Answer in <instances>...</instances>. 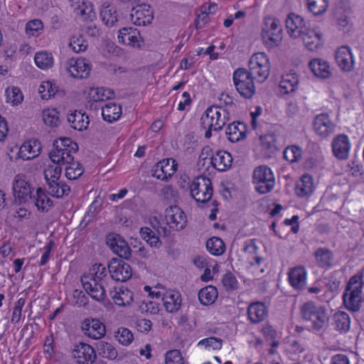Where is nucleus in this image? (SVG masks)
I'll use <instances>...</instances> for the list:
<instances>
[{"instance_id": "5", "label": "nucleus", "mask_w": 364, "mask_h": 364, "mask_svg": "<svg viewBox=\"0 0 364 364\" xmlns=\"http://www.w3.org/2000/svg\"><path fill=\"white\" fill-rule=\"evenodd\" d=\"M235 87L240 95L245 99H250L255 94L254 77L245 68H238L233 73Z\"/></svg>"}, {"instance_id": "34", "label": "nucleus", "mask_w": 364, "mask_h": 364, "mask_svg": "<svg viewBox=\"0 0 364 364\" xmlns=\"http://www.w3.org/2000/svg\"><path fill=\"white\" fill-rule=\"evenodd\" d=\"M68 121L71 127L79 131L87 129L90 123L88 116L85 113L77 110L68 114Z\"/></svg>"}, {"instance_id": "54", "label": "nucleus", "mask_w": 364, "mask_h": 364, "mask_svg": "<svg viewBox=\"0 0 364 364\" xmlns=\"http://www.w3.org/2000/svg\"><path fill=\"white\" fill-rule=\"evenodd\" d=\"M115 338L123 346H129L134 339L132 331L127 328H119L115 333Z\"/></svg>"}, {"instance_id": "58", "label": "nucleus", "mask_w": 364, "mask_h": 364, "mask_svg": "<svg viewBox=\"0 0 364 364\" xmlns=\"http://www.w3.org/2000/svg\"><path fill=\"white\" fill-rule=\"evenodd\" d=\"M166 364H184L183 358L178 350H169L166 354Z\"/></svg>"}, {"instance_id": "2", "label": "nucleus", "mask_w": 364, "mask_h": 364, "mask_svg": "<svg viewBox=\"0 0 364 364\" xmlns=\"http://www.w3.org/2000/svg\"><path fill=\"white\" fill-rule=\"evenodd\" d=\"M363 282L361 276L355 274L348 281L345 293L343 294V305L351 312H357L360 309L362 304Z\"/></svg>"}, {"instance_id": "16", "label": "nucleus", "mask_w": 364, "mask_h": 364, "mask_svg": "<svg viewBox=\"0 0 364 364\" xmlns=\"http://www.w3.org/2000/svg\"><path fill=\"white\" fill-rule=\"evenodd\" d=\"M67 70L74 78L82 79L89 76L91 66L85 58H70L66 63Z\"/></svg>"}, {"instance_id": "24", "label": "nucleus", "mask_w": 364, "mask_h": 364, "mask_svg": "<svg viewBox=\"0 0 364 364\" xmlns=\"http://www.w3.org/2000/svg\"><path fill=\"white\" fill-rule=\"evenodd\" d=\"M162 301L165 309L169 313L176 312L181 309L182 299L178 291H166L163 293Z\"/></svg>"}, {"instance_id": "6", "label": "nucleus", "mask_w": 364, "mask_h": 364, "mask_svg": "<svg viewBox=\"0 0 364 364\" xmlns=\"http://www.w3.org/2000/svg\"><path fill=\"white\" fill-rule=\"evenodd\" d=\"M252 178L255 189L260 194L267 193L274 187V175L267 166L262 165L255 168Z\"/></svg>"}, {"instance_id": "63", "label": "nucleus", "mask_w": 364, "mask_h": 364, "mask_svg": "<svg viewBox=\"0 0 364 364\" xmlns=\"http://www.w3.org/2000/svg\"><path fill=\"white\" fill-rule=\"evenodd\" d=\"M92 272L87 274H93V277L99 282L106 276V268L101 264H95L92 267Z\"/></svg>"}, {"instance_id": "62", "label": "nucleus", "mask_w": 364, "mask_h": 364, "mask_svg": "<svg viewBox=\"0 0 364 364\" xmlns=\"http://www.w3.org/2000/svg\"><path fill=\"white\" fill-rule=\"evenodd\" d=\"M258 247L256 245V240H249L244 244L243 251L252 257L257 255Z\"/></svg>"}, {"instance_id": "52", "label": "nucleus", "mask_w": 364, "mask_h": 364, "mask_svg": "<svg viewBox=\"0 0 364 364\" xmlns=\"http://www.w3.org/2000/svg\"><path fill=\"white\" fill-rule=\"evenodd\" d=\"M69 46L74 52L80 53L85 51L87 48L88 43L82 35L73 36L70 38Z\"/></svg>"}, {"instance_id": "26", "label": "nucleus", "mask_w": 364, "mask_h": 364, "mask_svg": "<svg viewBox=\"0 0 364 364\" xmlns=\"http://www.w3.org/2000/svg\"><path fill=\"white\" fill-rule=\"evenodd\" d=\"M288 279L295 289H303L306 284V272L303 267L291 269L288 273Z\"/></svg>"}, {"instance_id": "29", "label": "nucleus", "mask_w": 364, "mask_h": 364, "mask_svg": "<svg viewBox=\"0 0 364 364\" xmlns=\"http://www.w3.org/2000/svg\"><path fill=\"white\" fill-rule=\"evenodd\" d=\"M109 294L114 304L119 306L129 305L133 301L134 294L127 288L122 287L118 290L115 289L110 291Z\"/></svg>"}, {"instance_id": "55", "label": "nucleus", "mask_w": 364, "mask_h": 364, "mask_svg": "<svg viewBox=\"0 0 364 364\" xmlns=\"http://www.w3.org/2000/svg\"><path fill=\"white\" fill-rule=\"evenodd\" d=\"M284 158L290 163L296 162L301 158V150L296 146H289L284 151Z\"/></svg>"}, {"instance_id": "28", "label": "nucleus", "mask_w": 364, "mask_h": 364, "mask_svg": "<svg viewBox=\"0 0 364 364\" xmlns=\"http://www.w3.org/2000/svg\"><path fill=\"white\" fill-rule=\"evenodd\" d=\"M299 84L298 75L294 73H287L282 76L279 82L280 92L283 95H288L295 92Z\"/></svg>"}, {"instance_id": "44", "label": "nucleus", "mask_w": 364, "mask_h": 364, "mask_svg": "<svg viewBox=\"0 0 364 364\" xmlns=\"http://www.w3.org/2000/svg\"><path fill=\"white\" fill-rule=\"evenodd\" d=\"M75 14L85 22H92L96 18V13L92 4H82L79 10H77Z\"/></svg>"}, {"instance_id": "11", "label": "nucleus", "mask_w": 364, "mask_h": 364, "mask_svg": "<svg viewBox=\"0 0 364 364\" xmlns=\"http://www.w3.org/2000/svg\"><path fill=\"white\" fill-rule=\"evenodd\" d=\"M178 163L173 159H164L152 168V176L161 181H167L176 172Z\"/></svg>"}, {"instance_id": "19", "label": "nucleus", "mask_w": 364, "mask_h": 364, "mask_svg": "<svg viewBox=\"0 0 364 364\" xmlns=\"http://www.w3.org/2000/svg\"><path fill=\"white\" fill-rule=\"evenodd\" d=\"M286 28L291 38H299L309 27L301 16L290 14L286 19Z\"/></svg>"}, {"instance_id": "14", "label": "nucleus", "mask_w": 364, "mask_h": 364, "mask_svg": "<svg viewBox=\"0 0 364 364\" xmlns=\"http://www.w3.org/2000/svg\"><path fill=\"white\" fill-rule=\"evenodd\" d=\"M81 282L86 292L94 299L102 301L105 298V289L100 282L94 278L93 274H83Z\"/></svg>"}, {"instance_id": "12", "label": "nucleus", "mask_w": 364, "mask_h": 364, "mask_svg": "<svg viewBox=\"0 0 364 364\" xmlns=\"http://www.w3.org/2000/svg\"><path fill=\"white\" fill-rule=\"evenodd\" d=\"M106 243L112 251L121 258L129 259L132 255V250L125 240L119 235L109 233L106 238Z\"/></svg>"}, {"instance_id": "7", "label": "nucleus", "mask_w": 364, "mask_h": 364, "mask_svg": "<svg viewBox=\"0 0 364 364\" xmlns=\"http://www.w3.org/2000/svg\"><path fill=\"white\" fill-rule=\"evenodd\" d=\"M190 192L191 197L197 202L205 203L213 196V186L210 179L205 176L196 178L191 183Z\"/></svg>"}, {"instance_id": "1", "label": "nucleus", "mask_w": 364, "mask_h": 364, "mask_svg": "<svg viewBox=\"0 0 364 364\" xmlns=\"http://www.w3.org/2000/svg\"><path fill=\"white\" fill-rule=\"evenodd\" d=\"M230 118V112L222 107L211 106L203 114L200 118L201 127L205 130V137L209 139L212 131L223 129Z\"/></svg>"}, {"instance_id": "43", "label": "nucleus", "mask_w": 364, "mask_h": 364, "mask_svg": "<svg viewBox=\"0 0 364 364\" xmlns=\"http://www.w3.org/2000/svg\"><path fill=\"white\" fill-rule=\"evenodd\" d=\"M314 256L320 267H325L331 265L333 254L329 250L322 247L318 248L314 253Z\"/></svg>"}, {"instance_id": "47", "label": "nucleus", "mask_w": 364, "mask_h": 364, "mask_svg": "<svg viewBox=\"0 0 364 364\" xmlns=\"http://www.w3.org/2000/svg\"><path fill=\"white\" fill-rule=\"evenodd\" d=\"M97 348L100 355L109 360H114L118 355L117 350L115 348L107 342H99L97 345Z\"/></svg>"}, {"instance_id": "25", "label": "nucleus", "mask_w": 364, "mask_h": 364, "mask_svg": "<svg viewBox=\"0 0 364 364\" xmlns=\"http://www.w3.org/2000/svg\"><path fill=\"white\" fill-rule=\"evenodd\" d=\"M210 163L214 168L219 171H225L230 168L232 158L226 151H217L211 157Z\"/></svg>"}, {"instance_id": "56", "label": "nucleus", "mask_w": 364, "mask_h": 364, "mask_svg": "<svg viewBox=\"0 0 364 364\" xmlns=\"http://www.w3.org/2000/svg\"><path fill=\"white\" fill-rule=\"evenodd\" d=\"M43 23L41 20L34 19L26 25V32L30 36H38L43 30Z\"/></svg>"}, {"instance_id": "50", "label": "nucleus", "mask_w": 364, "mask_h": 364, "mask_svg": "<svg viewBox=\"0 0 364 364\" xmlns=\"http://www.w3.org/2000/svg\"><path fill=\"white\" fill-rule=\"evenodd\" d=\"M7 102L13 105L21 104L23 100V95L21 90L17 87H8L6 90Z\"/></svg>"}, {"instance_id": "42", "label": "nucleus", "mask_w": 364, "mask_h": 364, "mask_svg": "<svg viewBox=\"0 0 364 364\" xmlns=\"http://www.w3.org/2000/svg\"><path fill=\"white\" fill-rule=\"evenodd\" d=\"M206 248L213 255H221L225 250L223 241L217 237H213L206 242Z\"/></svg>"}, {"instance_id": "9", "label": "nucleus", "mask_w": 364, "mask_h": 364, "mask_svg": "<svg viewBox=\"0 0 364 364\" xmlns=\"http://www.w3.org/2000/svg\"><path fill=\"white\" fill-rule=\"evenodd\" d=\"M109 272L112 279L124 282L132 275L131 266L122 259L112 258L108 265Z\"/></svg>"}, {"instance_id": "18", "label": "nucleus", "mask_w": 364, "mask_h": 364, "mask_svg": "<svg viewBox=\"0 0 364 364\" xmlns=\"http://www.w3.org/2000/svg\"><path fill=\"white\" fill-rule=\"evenodd\" d=\"M85 335L92 339H100L106 333L105 326L98 319L86 318L81 326Z\"/></svg>"}, {"instance_id": "27", "label": "nucleus", "mask_w": 364, "mask_h": 364, "mask_svg": "<svg viewBox=\"0 0 364 364\" xmlns=\"http://www.w3.org/2000/svg\"><path fill=\"white\" fill-rule=\"evenodd\" d=\"M267 308L264 303L257 301L250 304L247 315L252 323H258L265 319L267 316Z\"/></svg>"}, {"instance_id": "33", "label": "nucleus", "mask_w": 364, "mask_h": 364, "mask_svg": "<svg viewBox=\"0 0 364 364\" xmlns=\"http://www.w3.org/2000/svg\"><path fill=\"white\" fill-rule=\"evenodd\" d=\"M246 125L243 122H233L228 125L226 129V134L228 139L232 142H237L246 137Z\"/></svg>"}, {"instance_id": "60", "label": "nucleus", "mask_w": 364, "mask_h": 364, "mask_svg": "<svg viewBox=\"0 0 364 364\" xmlns=\"http://www.w3.org/2000/svg\"><path fill=\"white\" fill-rule=\"evenodd\" d=\"M222 283L227 291L236 289L238 286L236 277L231 272H228L223 276Z\"/></svg>"}, {"instance_id": "39", "label": "nucleus", "mask_w": 364, "mask_h": 364, "mask_svg": "<svg viewBox=\"0 0 364 364\" xmlns=\"http://www.w3.org/2000/svg\"><path fill=\"white\" fill-rule=\"evenodd\" d=\"M198 299L203 305L213 304L218 297V290L213 286H208L201 289L198 292Z\"/></svg>"}, {"instance_id": "64", "label": "nucleus", "mask_w": 364, "mask_h": 364, "mask_svg": "<svg viewBox=\"0 0 364 364\" xmlns=\"http://www.w3.org/2000/svg\"><path fill=\"white\" fill-rule=\"evenodd\" d=\"M332 150L334 156L341 159V135H337L331 143Z\"/></svg>"}, {"instance_id": "30", "label": "nucleus", "mask_w": 364, "mask_h": 364, "mask_svg": "<svg viewBox=\"0 0 364 364\" xmlns=\"http://www.w3.org/2000/svg\"><path fill=\"white\" fill-rule=\"evenodd\" d=\"M31 199L37 208L38 210L41 212H48L53 205V200L47 196L45 191L42 188H38Z\"/></svg>"}, {"instance_id": "13", "label": "nucleus", "mask_w": 364, "mask_h": 364, "mask_svg": "<svg viewBox=\"0 0 364 364\" xmlns=\"http://www.w3.org/2000/svg\"><path fill=\"white\" fill-rule=\"evenodd\" d=\"M165 219L169 228L176 231L181 230L186 226V216L177 205L169 206L166 209Z\"/></svg>"}, {"instance_id": "10", "label": "nucleus", "mask_w": 364, "mask_h": 364, "mask_svg": "<svg viewBox=\"0 0 364 364\" xmlns=\"http://www.w3.org/2000/svg\"><path fill=\"white\" fill-rule=\"evenodd\" d=\"M33 188L23 175H16L13 182V191L15 201L19 204L25 203L31 196Z\"/></svg>"}, {"instance_id": "32", "label": "nucleus", "mask_w": 364, "mask_h": 364, "mask_svg": "<svg viewBox=\"0 0 364 364\" xmlns=\"http://www.w3.org/2000/svg\"><path fill=\"white\" fill-rule=\"evenodd\" d=\"M309 68L314 75L322 79L328 78L331 74L329 65L320 58H314L309 62Z\"/></svg>"}, {"instance_id": "31", "label": "nucleus", "mask_w": 364, "mask_h": 364, "mask_svg": "<svg viewBox=\"0 0 364 364\" xmlns=\"http://www.w3.org/2000/svg\"><path fill=\"white\" fill-rule=\"evenodd\" d=\"M48 193L52 197L60 198L68 196L70 192V188L64 181H52L46 183Z\"/></svg>"}, {"instance_id": "38", "label": "nucleus", "mask_w": 364, "mask_h": 364, "mask_svg": "<svg viewBox=\"0 0 364 364\" xmlns=\"http://www.w3.org/2000/svg\"><path fill=\"white\" fill-rule=\"evenodd\" d=\"M75 152H68V149H53L50 154L49 157L53 163L66 164L67 163L73 162L74 157L73 154Z\"/></svg>"}, {"instance_id": "45", "label": "nucleus", "mask_w": 364, "mask_h": 364, "mask_svg": "<svg viewBox=\"0 0 364 364\" xmlns=\"http://www.w3.org/2000/svg\"><path fill=\"white\" fill-rule=\"evenodd\" d=\"M65 167V176L69 180H75L80 178L84 173V168L78 161L67 163Z\"/></svg>"}, {"instance_id": "40", "label": "nucleus", "mask_w": 364, "mask_h": 364, "mask_svg": "<svg viewBox=\"0 0 364 364\" xmlns=\"http://www.w3.org/2000/svg\"><path fill=\"white\" fill-rule=\"evenodd\" d=\"M89 97L92 102H101L114 97V91L104 87L91 88L89 92Z\"/></svg>"}, {"instance_id": "4", "label": "nucleus", "mask_w": 364, "mask_h": 364, "mask_svg": "<svg viewBox=\"0 0 364 364\" xmlns=\"http://www.w3.org/2000/svg\"><path fill=\"white\" fill-rule=\"evenodd\" d=\"M270 63L267 55L263 52L255 53L249 60L248 73L258 82H264L270 74Z\"/></svg>"}, {"instance_id": "8", "label": "nucleus", "mask_w": 364, "mask_h": 364, "mask_svg": "<svg viewBox=\"0 0 364 364\" xmlns=\"http://www.w3.org/2000/svg\"><path fill=\"white\" fill-rule=\"evenodd\" d=\"M301 314L304 319L311 323V327L318 331L328 321V317L324 309L317 306L314 303L309 301L304 304L301 309Z\"/></svg>"}, {"instance_id": "23", "label": "nucleus", "mask_w": 364, "mask_h": 364, "mask_svg": "<svg viewBox=\"0 0 364 364\" xmlns=\"http://www.w3.org/2000/svg\"><path fill=\"white\" fill-rule=\"evenodd\" d=\"M41 150L40 141L31 139L24 142L20 147L18 156L23 160H31L38 156Z\"/></svg>"}, {"instance_id": "59", "label": "nucleus", "mask_w": 364, "mask_h": 364, "mask_svg": "<svg viewBox=\"0 0 364 364\" xmlns=\"http://www.w3.org/2000/svg\"><path fill=\"white\" fill-rule=\"evenodd\" d=\"M222 340L215 337H209L202 339L198 343V346H204L206 348L218 350L222 347Z\"/></svg>"}, {"instance_id": "53", "label": "nucleus", "mask_w": 364, "mask_h": 364, "mask_svg": "<svg viewBox=\"0 0 364 364\" xmlns=\"http://www.w3.org/2000/svg\"><path fill=\"white\" fill-rule=\"evenodd\" d=\"M54 146V149H63V151L68 149V152H77L78 150L77 144L72 141L70 138H63L56 141Z\"/></svg>"}, {"instance_id": "51", "label": "nucleus", "mask_w": 364, "mask_h": 364, "mask_svg": "<svg viewBox=\"0 0 364 364\" xmlns=\"http://www.w3.org/2000/svg\"><path fill=\"white\" fill-rule=\"evenodd\" d=\"M343 71L350 72L354 68V58L350 47L343 46Z\"/></svg>"}, {"instance_id": "20", "label": "nucleus", "mask_w": 364, "mask_h": 364, "mask_svg": "<svg viewBox=\"0 0 364 364\" xmlns=\"http://www.w3.org/2000/svg\"><path fill=\"white\" fill-rule=\"evenodd\" d=\"M299 38L310 51H317L323 45L321 33L310 28H308Z\"/></svg>"}, {"instance_id": "61", "label": "nucleus", "mask_w": 364, "mask_h": 364, "mask_svg": "<svg viewBox=\"0 0 364 364\" xmlns=\"http://www.w3.org/2000/svg\"><path fill=\"white\" fill-rule=\"evenodd\" d=\"M208 13L207 11V4H204L201 6V12L198 15L197 18L195 21L196 28L200 29L204 27V26L208 21Z\"/></svg>"}, {"instance_id": "48", "label": "nucleus", "mask_w": 364, "mask_h": 364, "mask_svg": "<svg viewBox=\"0 0 364 364\" xmlns=\"http://www.w3.org/2000/svg\"><path fill=\"white\" fill-rule=\"evenodd\" d=\"M309 10L315 16L321 15L328 9L327 0H307Z\"/></svg>"}, {"instance_id": "22", "label": "nucleus", "mask_w": 364, "mask_h": 364, "mask_svg": "<svg viewBox=\"0 0 364 364\" xmlns=\"http://www.w3.org/2000/svg\"><path fill=\"white\" fill-rule=\"evenodd\" d=\"M314 129L317 134L326 137L333 133L335 125L330 120L328 114H321L314 119Z\"/></svg>"}, {"instance_id": "17", "label": "nucleus", "mask_w": 364, "mask_h": 364, "mask_svg": "<svg viewBox=\"0 0 364 364\" xmlns=\"http://www.w3.org/2000/svg\"><path fill=\"white\" fill-rule=\"evenodd\" d=\"M73 355L80 364H92L97 358L94 348L84 343H80L75 346Z\"/></svg>"}, {"instance_id": "57", "label": "nucleus", "mask_w": 364, "mask_h": 364, "mask_svg": "<svg viewBox=\"0 0 364 364\" xmlns=\"http://www.w3.org/2000/svg\"><path fill=\"white\" fill-rule=\"evenodd\" d=\"M57 92V87L51 82H44L39 87V92L41 93L42 98L48 99L54 96Z\"/></svg>"}, {"instance_id": "41", "label": "nucleus", "mask_w": 364, "mask_h": 364, "mask_svg": "<svg viewBox=\"0 0 364 364\" xmlns=\"http://www.w3.org/2000/svg\"><path fill=\"white\" fill-rule=\"evenodd\" d=\"M34 61L38 68L47 70L53 67V58L50 53L46 51L38 52L35 55Z\"/></svg>"}, {"instance_id": "37", "label": "nucleus", "mask_w": 364, "mask_h": 364, "mask_svg": "<svg viewBox=\"0 0 364 364\" xmlns=\"http://www.w3.org/2000/svg\"><path fill=\"white\" fill-rule=\"evenodd\" d=\"M313 178L310 175H304L296 184V194L299 197H304L310 195L313 192Z\"/></svg>"}, {"instance_id": "21", "label": "nucleus", "mask_w": 364, "mask_h": 364, "mask_svg": "<svg viewBox=\"0 0 364 364\" xmlns=\"http://www.w3.org/2000/svg\"><path fill=\"white\" fill-rule=\"evenodd\" d=\"M119 42L132 47H140L141 37L136 28L124 27L119 31Z\"/></svg>"}, {"instance_id": "15", "label": "nucleus", "mask_w": 364, "mask_h": 364, "mask_svg": "<svg viewBox=\"0 0 364 364\" xmlns=\"http://www.w3.org/2000/svg\"><path fill=\"white\" fill-rule=\"evenodd\" d=\"M154 12L149 4H139L132 7L130 20L136 26H146L151 23Z\"/></svg>"}, {"instance_id": "36", "label": "nucleus", "mask_w": 364, "mask_h": 364, "mask_svg": "<svg viewBox=\"0 0 364 364\" xmlns=\"http://www.w3.org/2000/svg\"><path fill=\"white\" fill-rule=\"evenodd\" d=\"M121 115L122 107L116 103L109 102L102 108V118L109 123L118 120Z\"/></svg>"}, {"instance_id": "3", "label": "nucleus", "mask_w": 364, "mask_h": 364, "mask_svg": "<svg viewBox=\"0 0 364 364\" xmlns=\"http://www.w3.org/2000/svg\"><path fill=\"white\" fill-rule=\"evenodd\" d=\"M263 43L269 48L279 46L282 41V28L277 18L266 17L262 30Z\"/></svg>"}, {"instance_id": "46", "label": "nucleus", "mask_w": 364, "mask_h": 364, "mask_svg": "<svg viewBox=\"0 0 364 364\" xmlns=\"http://www.w3.org/2000/svg\"><path fill=\"white\" fill-rule=\"evenodd\" d=\"M42 118L44 123L50 127H56L60 123L59 112L56 109H44L42 112Z\"/></svg>"}, {"instance_id": "35", "label": "nucleus", "mask_w": 364, "mask_h": 364, "mask_svg": "<svg viewBox=\"0 0 364 364\" xmlns=\"http://www.w3.org/2000/svg\"><path fill=\"white\" fill-rule=\"evenodd\" d=\"M100 18L108 27H112L117 22V9L108 3H104L100 11Z\"/></svg>"}, {"instance_id": "49", "label": "nucleus", "mask_w": 364, "mask_h": 364, "mask_svg": "<svg viewBox=\"0 0 364 364\" xmlns=\"http://www.w3.org/2000/svg\"><path fill=\"white\" fill-rule=\"evenodd\" d=\"M53 165H49L44 171V176L46 183L52 181L60 180L62 168L60 164L53 163Z\"/></svg>"}]
</instances>
